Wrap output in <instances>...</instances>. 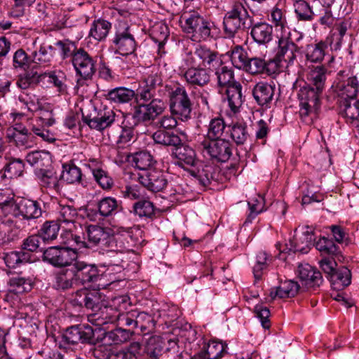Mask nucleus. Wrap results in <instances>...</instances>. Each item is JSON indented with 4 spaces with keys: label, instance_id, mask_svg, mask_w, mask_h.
Here are the masks:
<instances>
[{
    "label": "nucleus",
    "instance_id": "nucleus-1",
    "mask_svg": "<svg viewBox=\"0 0 359 359\" xmlns=\"http://www.w3.org/2000/svg\"><path fill=\"white\" fill-rule=\"evenodd\" d=\"M181 23L184 32L191 34V38L194 41H209L217 34L214 22L196 12L184 13L181 16Z\"/></svg>",
    "mask_w": 359,
    "mask_h": 359
},
{
    "label": "nucleus",
    "instance_id": "nucleus-2",
    "mask_svg": "<svg viewBox=\"0 0 359 359\" xmlns=\"http://www.w3.org/2000/svg\"><path fill=\"white\" fill-rule=\"evenodd\" d=\"M252 25V17L241 2H235L223 19V29L226 37L231 39L237 34L249 29Z\"/></svg>",
    "mask_w": 359,
    "mask_h": 359
},
{
    "label": "nucleus",
    "instance_id": "nucleus-3",
    "mask_svg": "<svg viewBox=\"0 0 359 359\" xmlns=\"http://www.w3.org/2000/svg\"><path fill=\"white\" fill-rule=\"evenodd\" d=\"M128 302V297H119L114 299L109 306H103L102 304L97 313L88 316V321L99 327L114 323L121 326V318L126 313L127 306L130 304Z\"/></svg>",
    "mask_w": 359,
    "mask_h": 359
},
{
    "label": "nucleus",
    "instance_id": "nucleus-4",
    "mask_svg": "<svg viewBox=\"0 0 359 359\" xmlns=\"http://www.w3.org/2000/svg\"><path fill=\"white\" fill-rule=\"evenodd\" d=\"M194 100V95L189 94L184 86L177 85L169 92L170 113L182 121H187L191 118Z\"/></svg>",
    "mask_w": 359,
    "mask_h": 359
},
{
    "label": "nucleus",
    "instance_id": "nucleus-5",
    "mask_svg": "<svg viewBox=\"0 0 359 359\" xmlns=\"http://www.w3.org/2000/svg\"><path fill=\"white\" fill-rule=\"evenodd\" d=\"M334 92L343 100H354L359 95V72L339 71L332 86Z\"/></svg>",
    "mask_w": 359,
    "mask_h": 359
},
{
    "label": "nucleus",
    "instance_id": "nucleus-6",
    "mask_svg": "<svg viewBox=\"0 0 359 359\" xmlns=\"http://www.w3.org/2000/svg\"><path fill=\"white\" fill-rule=\"evenodd\" d=\"M167 87L163 85L162 79L157 73H151L140 81L135 92V100L137 102H148L151 100L159 98L164 95Z\"/></svg>",
    "mask_w": 359,
    "mask_h": 359
},
{
    "label": "nucleus",
    "instance_id": "nucleus-7",
    "mask_svg": "<svg viewBox=\"0 0 359 359\" xmlns=\"http://www.w3.org/2000/svg\"><path fill=\"white\" fill-rule=\"evenodd\" d=\"M323 91L306 84L300 87L297 95L299 101V114L304 121L311 114H316L320 107Z\"/></svg>",
    "mask_w": 359,
    "mask_h": 359
},
{
    "label": "nucleus",
    "instance_id": "nucleus-8",
    "mask_svg": "<svg viewBox=\"0 0 359 359\" xmlns=\"http://www.w3.org/2000/svg\"><path fill=\"white\" fill-rule=\"evenodd\" d=\"M198 148L204 156L219 162H226L232 155V147L225 139L203 140Z\"/></svg>",
    "mask_w": 359,
    "mask_h": 359
},
{
    "label": "nucleus",
    "instance_id": "nucleus-9",
    "mask_svg": "<svg viewBox=\"0 0 359 359\" xmlns=\"http://www.w3.org/2000/svg\"><path fill=\"white\" fill-rule=\"evenodd\" d=\"M121 326L130 327L137 334H146L152 331L155 327L154 318L146 312L131 310L126 311L121 318Z\"/></svg>",
    "mask_w": 359,
    "mask_h": 359
},
{
    "label": "nucleus",
    "instance_id": "nucleus-10",
    "mask_svg": "<svg viewBox=\"0 0 359 359\" xmlns=\"http://www.w3.org/2000/svg\"><path fill=\"white\" fill-rule=\"evenodd\" d=\"M222 60V55L205 46L196 48L194 53L189 54L187 60L188 65H197L198 64V66L211 71L217 68Z\"/></svg>",
    "mask_w": 359,
    "mask_h": 359
},
{
    "label": "nucleus",
    "instance_id": "nucleus-11",
    "mask_svg": "<svg viewBox=\"0 0 359 359\" xmlns=\"http://www.w3.org/2000/svg\"><path fill=\"white\" fill-rule=\"evenodd\" d=\"M94 330L88 324L76 325L68 327L62 334L59 341V346L66 344H76L81 343H92L94 337Z\"/></svg>",
    "mask_w": 359,
    "mask_h": 359
},
{
    "label": "nucleus",
    "instance_id": "nucleus-12",
    "mask_svg": "<svg viewBox=\"0 0 359 359\" xmlns=\"http://www.w3.org/2000/svg\"><path fill=\"white\" fill-rule=\"evenodd\" d=\"M76 258V252L69 248L54 246L43 252V260L57 267L71 265Z\"/></svg>",
    "mask_w": 359,
    "mask_h": 359
},
{
    "label": "nucleus",
    "instance_id": "nucleus-13",
    "mask_svg": "<svg viewBox=\"0 0 359 359\" xmlns=\"http://www.w3.org/2000/svg\"><path fill=\"white\" fill-rule=\"evenodd\" d=\"M72 62L76 74L84 79H92L96 72V61L83 48H79L73 54Z\"/></svg>",
    "mask_w": 359,
    "mask_h": 359
},
{
    "label": "nucleus",
    "instance_id": "nucleus-14",
    "mask_svg": "<svg viewBox=\"0 0 359 359\" xmlns=\"http://www.w3.org/2000/svg\"><path fill=\"white\" fill-rule=\"evenodd\" d=\"M297 46L288 37H281L278 41V48L274 58L271 59L277 65V71L280 67L286 64V67L294 63L296 59Z\"/></svg>",
    "mask_w": 359,
    "mask_h": 359
},
{
    "label": "nucleus",
    "instance_id": "nucleus-15",
    "mask_svg": "<svg viewBox=\"0 0 359 359\" xmlns=\"http://www.w3.org/2000/svg\"><path fill=\"white\" fill-rule=\"evenodd\" d=\"M116 51L122 55H128L135 52L137 43L130 26L116 30L113 39Z\"/></svg>",
    "mask_w": 359,
    "mask_h": 359
},
{
    "label": "nucleus",
    "instance_id": "nucleus-16",
    "mask_svg": "<svg viewBox=\"0 0 359 359\" xmlns=\"http://www.w3.org/2000/svg\"><path fill=\"white\" fill-rule=\"evenodd\" d=\"M139 181L142 186L154 193L163 191L168 184L166 174L157 169H149L140 175Z\"/></svg>",
    "mask_w": 359,
    "mask_h": 359
},
{
    "label": "nucleus",
    "instance_id": "nucleus-17",
    "mask_svg": "<svg viewBox=\"0 0 359 359\" xmlns=\"http://www.w3.org/2000/svg\"><path fill=\"white\" fill-rule=\"evenodd\" d=\"M76 283L82 285L93 283L100 278V271L94 264L76 261L73 264Z\"/></svg>",
    "mask_w": 359,
    "mask_h": 359
},
{
    "label": "nucleus",
    "instance_id": "nucleus-18",
    "mask_svg": "<svg viewBox=\"0 0 359 359\" xmlns=\"http://www.w3.org/2000/svg\"><path fill=\"white\" fill-rule=\"evenodd\" d=\"M116 114L113 110L103 109L100 110L95 116H85L83 114L82 120L91 129L102 131L109 127L114 121Z\"/></svg>",
    "mask_w": 359,
    "mask_h": 359
},
{
    "label": "nucleus",
    "instance_id": "nucleus-19",
    "mask_svg": "<svg viewBox=\"0 0 359 359\" xmlns=\"http://www.w3.org/2000/svg\"><path fill=\"white\" fill-rule=\"evenodd\" d=\"M85 235L87 236L88 244L90 247L97 245H107L114 241L111 230L98 225L88 226Z\"/></svg>",
    "mask_w": 359,
    "mask_h": 359
},
{
    "label": "nucleus",
    "instance_id": "nucleus-20",
    "mask_svg": "<svg viewBox=\"0 0 359 359\" xmlns=\"http://www.w3.org/2000/svg\"><path fill=\"white\" fill-rule=\"evenodd\" d=\"M189 67L184 72V78L187 83L191 86L203 87L210 81V76L208 69L197 65H189Z\"/></svg>",
    "mask_w": 359,
    "mask_h": 359
},
{
    "label": "nucleus",
    "instance_id": "nucleus-21",
    "mask_svg": "<svg viewBox=\"0 0 359 359\" xmlns=\"http://www.w3.org/2000/svg\"><path fill=\"white\" fill-rule=\"evenodd\" d=\"M243 70L252 75L260 74L265 72L271 74L277 72V65L272 60L266 62L261 57H254L248 59Z\"/></svg>",
    "mask_w": 359,
    "mask_h": 359
},
{
    "label": "nucleus",
    "instance_id": "nucleus-22",
    "mask_svg": "<svg viewBox=\"0 0 359 359\" xmlns=\"http://www.w3.org/2000/svg\"><path fill=\"white\" fill-rule=\"evenodd\" d=\"M275 91V86L266 82H259L252 88V93L253 98L258 105L261 107H269L271 103Z\"/></svg>",
    "mask_w": 359,
    "mask_h": 359
},
{
    "label": "nucleus",
    "instance_id": "nucleus-23",
    "mask_svg": "<svg viewBox=\"0 0 359 359\" xmlns=\"http://www.w3.org/2000/svg\"><path fill=\"white\" fill-rule=\"evenodd\" d=\"M298 275L308 287H318L323 281L321 273L309 264L299 265Z\"/></svg>",
    "mask_w": 359,
    "mask_h": 359
},
{
    "label": "nucleus",
    "instance_id": "nucleus-24",
    "mask_svg": "<svg viewBox=\"0 0 359 359\" xmlns=\"http://www.w3.org/2000/svg\"><path fill=\"white\" fill-rule=\"evenodd\" d=\"M77 285L73 267L62 269L54 273L53 286L57 290H67Z\"/></svg>",
    "mask_w": 359,
    "mask_h": 359
},
{
    "label": "nucleus",
    "instance_id": "nucleus-25",
    "mask_svg": "<svg viewBox=\"0 0 359 359\" xmlns=\"http://www.w3.org/2000/svg\"><path fill=\"white\" fill-rule=\"evenodd\" d=\"M189 172L203 187L209 186L212 181L215 180L214 167L203 162L196 163L194 167L189 170Z\"/></svg>",
    "mask_w": 359,
    "mask_h": 359
},
{
    "label": "nucleus",
    "instance_id": "nucleus-26",
    "mask_svg": "<svg viewBox=\"0 0 359 359\" xmlns=\"http://www.w3.org/2000/svg\"><path fill=\"white\" fill-rule=\"evenodd\" d=\"M250 29V36L259 45H265L273 39V27L266 22H255L252 20V25Z\"/></svg>",
    "mask_w": 359,
    "mask_h": 359
},
{
    "label": "nucleus",
    "instance_id": "nucleus-27",
    "mask_svg": "<svg viewBox=\"0 0 359 359\" xmlns=\"http://www.w3.org/2000/svg\"><path fill=\"white\" fill-rule=\"evenodd\" d=\"M327 69L322 65L309 67L304 84L323 91L327 79Z\"/></svg>",
    "mask_w": 359,
    "mask_h": 359
},
{
    "label": "nucleus",
    "instance_id": "nucleus-28",
    "mask_svg": "<svg viewBox=\"0 0 359 359\" xmlns=\"http://www.w3.org/2000/svg\"><path fill=\"white\" fill-rule=\"evenodd\" d=\"M20 209L21 217L26 220L39 218L43 212L40 203L26 198L20 199Z\"/></svg>",
    "mask_w": 359,
    "mask_h": 359
},
{
    "label": "nucleus",
    "instance_id": "nucleus-29",
    "mask_svg": "<svg viewBox=\"0 0 359 359\" xmlns=\"http://www.w3.org/2000/svg\"><path fill=\"white\" fill-rule=\"evenodd\" d=\"M117 200L113 197H104L97 201L95 211L102 217H108L116 215L121 210Z\"/></svg>",
    "mask_w": 359,
    "mask_h": 359
},
{
    "label": "nucleus",
    "instance_id": "nucleus-30",
    "mask_svg": "<svg viewBox=\"0 0 359 359\" xmlns=\"http://www.w3.org/2000/svg\"><path fill=\"white\" fill-rule=\"evenodd\" d=\"M299 285L297 282L288 280L281 282L280 285L273 289L270 292L272 299L278 297L279 298H290L294 297L299 290Z\"/></svg>",
    "mask_w": 359,
    "mask_h": 359
},
{
    "label": "nucleus",
    "instance_id": "nucleus-31",
    "mask_svg": "<svg viewBox=\"0 0 359 359\" xmlns=\"http://www.w3.org/2000/svg\"><path fill=\"white\" fill-rule=\"evenodd\" d=\"M198 345L210 359H219L226 353V344L220 341H211L206 342L203 339H201Z\"/></svg>",
    "mask_w": 359,
    "mask_h": 359
},
{
    "label": "nucleus",
    "instance_id": "nucleus-32",
    "mask_svg": "<svg viewBox=\"0 0 359 359\" xmlns=\"http://www.w3.org/2000/svg\"><path fill=\"white\" fill-rule=\"evenodd\" d=\"M155 143L176 147L182 144L180 137L173 130H157L152 135Z\"/></svg>",
    "mask_w": 359,
    "mask_h": 359
},
{
    "label": "nucleus",
    "instance_id": "nucleus-33",
    "mask_svg": "<svg viewBox=\"0 0 359 359\" xmlns=\"http://www.w3.org/2000/svg\"><path fill=\"white\" fill-rule=\"evenodd\" d=\"M78 212L75 208L69 205H60L57 221L64 228L71 229L77 218Z\"/></svg>",
    "mask_w": 359,
    "mask_h": 359
},
{
    "label": "nucleus",
    "instance_id": "nucleus-34",
    "mask_svg": "<svg viewBox=\"0 0 359 359\" xmlns=\"http://www.w3.org/2000/svg\"><path fill=\"white\" fill-rule=\"evenodd\" d=\"M241 90L242 86L239 83H233L226 90L229 107L234 113L238 111L243 102Z\"/></svg>",
    "mask_w": 359,
    "mask_h": 359
},
{
    "label": "nucleus",
    "instance_id": "nucleus-35",
    "mask_svg": "<svg viewBox=\"0 0 359 359\" xmlns=\"http://www.w3.org/2000/svg\"><path fill=\"white\" fill-rule=\"evenodd\" d=\"M5 165L4 167V175L8 178H16L22 175L25 169V163L20 158H15L6 154Z\"/></svg>",
    "mask_w": 359,
    "mask_h": 359
},
{
    "label": "nucleus",
    "instance_id": "nucleus-36",
    "mask_svg": "<svg viewBox=\"0 0 359 359\" xmlns=\"http://www.w3.org/2000/svg\"><path fill=\"white\" fill-rule=\"evenodd\" d=\"M328 280L334 289H343L351 284V271L347 267H340L337 269L332 276H329Z\"/></svg>",
    "mask_w": 359,
    "mask_h": 359
},
{
    "label": "nucleus",
    "instance_id": "nucleus-37",
    "mask_svg": "<svg viewBox=\"0 0 359 359\" xmlns=\"http://www.w3.org/2000/svg\"><path fill=\"white\" fill-rule=\"evenodd\" d=\"M314 241V235L312 231H306L299 237L294 236L290 239V248L294 249L301 253H307Z\"/></svg>",
    "mask_w": 359,
    "mask_h": 359
},
{
    "label": "nucleus",
    "instance_id": "nucleus-38",
    "mask_svg": "<svg viewBox=\"0 0 359 359\" xmlns=\"http://www.w3.org/2000/svg\"><path fill=\"white\" fill-rule=\"evenodd\" d=\"M175 156L178 160V164L183 167L184 165L194 167L196 163V152L188 145L176 147Z\"/></svg>",
    "mask_w": 359,
    "mask_h": 359
},
{
    "label": "nucleus",
    "instance_id": "nucleus-39",
    "mask_svg": "<svg viewBox=\"0 0 359 359\" xmlns=\"http://www.w3.org/2000/svg\"><path fill=\"white\" fill-rule=\"evenodd\" d=\"M215 72L217 76V83L219 86H224L228 88L233 83H236L234 81V74L233 69L226 65L223 60L221 64L217 67V68L212 70Z\"/></svg>",
    "mask_w": 359,
    "mask_h": 359
},
{
    "label": "nucleus",
    "instance_id": "nucleus-40",
    "mask_svg": "<svg viewBox=\"0 0 359 359\" xmlns=\"http://www.w3.org/2000/svg\"><path fill=\"white\" fill-rule=\"evenodd\" d=\"M135 97L133 90L123 87L112 89L107 94V99L117 104L128 103Z\"/></svg>",
    "mask_w": 359,
    "mask_h": 359
},
{
    "label": "nucleus",
    "instance_id": "nucleus-41",
    "mask_svg": "<svg viewBox=\"0 0 359 359\" xmlns=\"http://www.w3.org/2000/svg\"><path fill=\"white\" fill-rule=\"evenodd\" d=\"M135 332L130 327L126 329L120 327L116 328L104 333V338L107 339L111 344H120L128 341Z\"/></svg>",
    "mask_w": 359,
    "mask_h": 359
},
{
    "label": "nucleus",
    "instance_id": "nucleus-42",
    "mask_svg": "<svg viewBox=\"0 0 359 359\" xmlns=\"http://www.w3.org/2000/svg\"><path fill=\"white\" fill-rule=\"evenodd\" d=\"M36 175L41 187L55 191L58 190V178L56 173L53 170L40 168L36 171Z\"/></svg>",
    "mask_w": 359,
    "mask_h": 359
},
{
    "label": "nucleus",
    "instance_id": "nucleus-43",
    "mask_svg": "<svg viewBox=\"0 0 359 359\" xmlns=\"http://www.w3.org/2000/svg\"><path fill=\"white\" fill-rule=\"evenodd\" d=\"M111 28V24L105 20L98 19L95 20L89 32V36L97 41L104 39Z\"/></svg>",
    "mask_w": 359,
    "mask_h": 359
},
{
    "label": "nucleus",
    "instance_id": "nucleus-44",
    "mask_svg": "<svg viewBox=\"0 0 359 359\" xmlns=\"http://www.w3.org/2000/svg\"><path fill=\"white\" fill-rule=\"evenodd\" d=\"M131 212L140 217H146L151 219L156 217L154 205L153 203L148 200H140L135 202L133 205Z\"/></svg>",
    "mask_w": 359,
    "mask_h": 359
},
{
    "label": "nucleus",
    "instance_id": "nucleus-45",
    "mask_svg": "<svg viewBox=\"0 0 359 359\" xmlns=\"http://www.w3.org/2000/svg\"><path fill=\"white\" fill-rule=\"evenodd\" d=\"M327 48L326 43L322 41L307 45L305 50L306 60L311 62H320L325 57Z\"/></svg>",
    "mask_w": 359,
    "mask_h": 359
},
{
    "label": "nucleus",
    "instance_id": "nucleus-46",
    "mask_svg": "<svg viewBox=\"0 0 359 359\" xmlns=\"http://www.w3.org/2000/svg\"><path fill=\"white\" fill-rule=\"evenodd\" d=\"M132 162L137 168L146 171L153 169L152 166L156 163L153 156L147 151H141L134 154Z\"/></svg>",
    "mask_w": 359,
    "mask_h": 359
},
{
    "label": "nucleus",
    "instance_id": "nucleus-47",
    "mask_svg": "<svg viewBox=\"0 0 359 359\" xmlns=\"http://www.w3.org/2000/svg\"><path fill=\"white\" fill-rule=\"evenodd\" d=\"M46 74L38 73L36 72H26L18 77L17 86L23 90L35 86L43 79H45Z\"/></svg>",
    "mask_w": 359,
    "mask_h": 359
},
{
    "label": "nucleus",
    "instance_id": "nucleus-48",
    "mask_svg": "<svg viewBox=\"0 0 359 359\" xmlns=\"http://www.w3.org/2000/svg\"><path fill=\"white\" fill-rule=\"evenodd\" d=\"M162 341L157 338H150L144 348L147 359H164Z\"/></svg>",
    "mask_w": 359,
    "mask_h": 359
},
{
    "label": "nucleus",
    "instance_id": "nucleus-49",
    "mask_svg": "<svg viewBox=\"0 0 359 359\" xmlns=\"http://www.w3.org/2000/svg\"><path fill=\"white\" fill-rule=\"evenodd\" d=\"M62 177L69 184H82V173L79 168L73 163H65L62 165Z\"/></svg>",
    "mask_w": 359,
    "mask_h": 359
},
{
    "label": "nucleus",
    "instance_id": "nucleus-50",
    "mask_svg": "<svg viewBox=\"0 0 359 359\" xmlns=\"http://www.w3.org/2000/svg\"><path fill=\"white\" fill-rule=\"evenodd\" d=\"M226 123L222 118H212L208 125L206 137L203 140L222 139L224 133Z\"/></svg>",
    "mask_w": 359,
    "mask_h": 359
},
{
    "label": "nucleus",
    "instance_id": "nucleus-51",
    "mask_svg": "<svg viewBox=\"0 0 359 359\" xmlns=\"http://www.w3.org/2000/svg\"><path fill=\"white\" fill-rule=\"evenodd\" d=\"M8 285L10 292L15 294H22L29 292L32 288V283L29 278H25L20 276L11 277L9 279Z\"/></svg>",
    "mask_w": 359,
    "mask_h": 359
},
{
    "label": "nucleus",
    "instance_id": "nucleus-52",
    "mask_svg": "<svg viewBox=\"0 0 359 359\" xmlns=\"http://www.w3.org/2000/svg\"><path fill=\"white\" fill-rule=\"evenodd\" d=\"M229 53L233 65L236 68L243 70L249 59L244 48L241 46L237 45Z\"/></svg>",
    "mask_w": 359,
    "mask_h": 359
},
{
    "label": "nucleus",
    "instance_id": "nucleus-53",
    "mask_svg": "<svg viewBox=\"0 0 359 359\" xmlns=\"http://www.w3.org/2000/svg\"><path fill=\"white\" fill-rule=\"evenodd\" d=\"M26 161L32 166L43 167L50 163V153L45 151H31L27 154Z\"/></svg>",
    "mask_w": 359,
    "mask_h": 359
},
{
    "label": "nucleus",
    "instance_id": "nucleus-54",
    "mask_svg": "<svg viewBox=\"0 0 359 359\" xmlns=\"http://www.w3.org/2000/svg\"><path fill=\"white\" fill-rule=\"evenodd\" d=\"M294 12L299 20L311 21L315 15L309 4L304 0H297L294 3Z\"/></svg>",
    "mask_w": 359,
    "mask_h": 359
},
{
    "label": "nucleus",
    "instance_id": "nucleus-55",
    "mask_svg": "<svg viewBox=\"0 0 359 359\" xmlns=\"http://www.w3.org/2000/svg\"><path fill=\"white\" fill-rule=\"evenodd\" d=\"M60 230V224L54 221L46 222L40 229V235L45 242L55 240Z\"/></svg>",
    "mask_w": 359,
    "mask_h": 359
},
{
    "label": "nucleus",
    "instance_id": "nucleus-56",
    "mask_svg": "<svg viewBox=\"0 0 359 359\" xmlns=\"http://www.w3.org/2000/svg\"><path fill=\"white\" fill-rule=\"evenodd\" d=\"M151 121L155 120L165 109V103L159 97L144 102Z\"/></svg>",
    "mask_w": 359,
    "mask_h": 359
},
{
    "label": "nucleus",
    "instance_id": "nucleus-57",
    "mask_svg": "<svg viewBox=\"0 0 359 359\" xmlns=\"http://www.w3.org/2000/svg\"><path fill=\"white\" fill-rule=\"evenodd\" d=\"M46 75L45 78L48 76L49 78L48 81L52 83L57 88V91L62 94L67 93V86L65 83L66 80V76L62 72H51L49 73H45Z\"/></svg>",
    "mask_w": 359,
    "mask_h": 359
},
{
    "label": "nucleus",
    "instance_id": "nucleus-58",
    "mask_svg": "<svg viewBox=\"0 0 359 359\" xmlns=\"http://www.w3.org/2000/svg\"><path fill=\"white\" fill-rule=\"evenodd\" d=\"M247 127L244 124H233L231 129V137L236 144H243L248 138Z\"/></svg>",
    "mask_w": 359,
    "mask_h": 359
},
{
    "label": "nucleus",
    "instance_id": "nucleus-59",
    "mask_svg": "<svg viewBox=\"0 0 359 359\" xmlns=\"http://www.w3.org/2000/svg\"><path fill=\"white\" fill-rule=\"evenodd\" d=\"M93 175L95 181L104 190H109L114 185V180L108 172L103 169L93 170Z\"/></svg>",
    "mask_w": 359,
    "mask_h": 359
},
{
    "label": "nucleus",
    "instance_id": "nucleus-60",
    "mask_svg": "<svg viewBox=\"0 0 359 359\" xmlns=\"http://www.w3.org/2000/svg\"><path fill=\"white\" fill-rule=\"evenodd\" d=\"M18 100L30 111H36L41 109L40 100L33 93H23L18 97Z\"/></svg>",
    "mask_w": 359,
    "mask_h": 359
},
{
    "label": "nucleus",
    "instance_id": "nucleus-61",
    "mask_svg": "<svg viewBox=\"0 0 359 359\" xmlns=\"http://www.w3.org/2000/svg\"><path fill=\"white\" fill-rule=\"evenodd\" d=\"M7 137L10 142H13L17 147H30L32 144V133H8Z\"/></svg>",
    "mask_w": 359,
    "mask_h": 359
},
{
    "label": "nucleus",
    "instance_id": "nucleus-62",
    "mask_svg": "<svg viewBox=\"0 0 359 359\" xmlns=\"http://www.w3.org/2000/svg\"><path fill=\"white\" fill-rule=\"evenodd\" d=\"M268 256L264 251L259 252L256 256L255 264L253 266V274L256 280L262 278L263 271L266 269Z\"/></svg>",
    "mask_w": 359,
    "mask_h": 359
},
{
    "label": "nucleus",
    "instance_id": "nucleus-63",
    "mask_svg": "<svg viewBox=\"0 0 359 359\" xmlns=\"http://www.w3.org/2000/svg\"><path fill=\"white\" fill-rule=\"evenodd\" d=\"M5 263L9 268H15L26 262V254L23 252L11 251L6 254Z\"/></svg>",
    "mask_w": 359,
    "mask_h": 359
},
{
    "label": "nucleus",
    "instance_id": "nucleus-64",
    "mask_svg": "<svg viewBox=\"0 0 359 359\" xmlns=\"http://www.w3.org/2000/svg\"><path fill=\"white\" fill-rule=\"evenodd\" d=\"M344 114L345 116L352 120L357 119L359 117V100H344Z\"/></svg>",
    "mask_w": 359,
    "mask_h": 359
}]
</instances>
